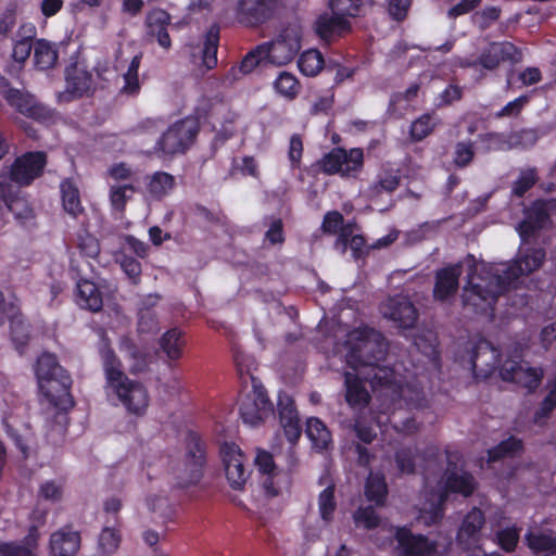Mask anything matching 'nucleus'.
I'll return each mask as SVG.
<instances>
[{
    "label": "nucleus",
    "instance_id": "obj_1",
    "mask_svg": "<svg viewBox=\"0 0 556 556\" xmlns=\"http://www.w3.org/2000/svg\"><path fill=\"white\" fill-rule=\"evenodd\" d=\"M346 363L356 372L345 374L346 401L353 407H361L368 403L369 394L362 383V378L370 379L374 389L381 387L391 396L393 409L388 421L397 432L410 433L417 425L409 417L413 408L422 405L424 395L414 382L402 383L395 371L387 367H379V361L386 352V343L380 333L369 328H358L349 333L344 343Z\"/></svg>",
    "mask_w": 556,
    "mask_h": 556
},
{
    "label": "nucleus",
    "instance_id": "obj_2",
    "mask_svg": "<svg viewBox=\"0 0 556 556\" xmlns=\"http://www.w3.org/2000/svg\"><path fill=\"white\" fill-rule=\"evenodd\" d=\"M556 207L555 201H538L526 211V217L517 227L522 244L518 254L511 264L481 263L480 270L488 276L490 292L482 295L481 289L486 283V278L479 277L478 280L472 276L469 283L470 289L465 292V301L472 303L473 306L484 311L493 308L496 298L503 293L507 287L516 286V281L538 270L544 263L545 251L541 248H532L526 244L527 238L532 236L536 229L544 228L548 224V215Z\"/></svg>",
    "mask_w": 556,
    "mask_h": 556
},
{
    "label": "nucleus",
    "instance_id": "obj_3",
    "mask_svg": "<svg viewBox=\"0 0 556 556\" xmlns=\"http://www.w3.org/2000/svg\"><path fill=\"white\" fill-rule=\"evenodd\" d=\"M100 353L103 361L104 392L108 401L114 405H122L131 415H144L151 400L147 387L124 374L119 361L110 348L102 346Z\"/></svg>",
    "mask_w": 556,
    "mask_h": 556
},
{
    "label": "nucleus",
    "instance_id": "obj_4",
    "mask_svg": "<svg viewBox=\"0 0 556 556\" xmlns=\"http://www.w3.org/2000/svg\"><path fill=\"white\" fill-rule=\"evenodd\" d=\"M454 459L458 460L456 454L448 456V468L444 477L438 482L435 492L430 481L427 480L426 500L419 508L418 516V519L426 526H431L442 518L443 503L447 501L450 493H460L463 496H468L475 489L473 478L462 468L458 469Z\"/></svg>",
    "mask_w": 556,
    "mask_h": 556
},
{
    "label": "nucleus",
    "instance_id": "obj_5",
    "mask_svg": "<svg viewBox=\"0 0 556 556\" xmlns=\"http://www.w3.org/2000/svg\"><path fill=\"white\" fill-rule=\"evenodd\" d=\"M482 262H477L472 256H469L464 260V262L460 265L450 266L446 268H443L442 270L438 271L437 274V282L434 286L433 294L437 300L444 301L448 299L451 295H453L457 288H458V277L462 273V270H466L468 275V280H470V277H475L476 280H478L479 277L486 278V283L483 285L481 289L482 295H488L490 292V285L491 281L488 280L486 274L482 273L480 270V264ZM471 285L469 281H467L466 287L464 288L463 292V301L465 306H470L472 309L480 312V313H486L491 311L492 308H486L484 311L480 309L477 306H473L472 303H467L465 301V292L467 289H470Z\"/></svg>",
    "mask_w": 556,
    "mask_h": 556
},
{
    "label": "nucleus",
    "instance_id": "obj_6",
    "mask_svg": "<svg viewBox=\"0 0 556 556\" xmlns=\"http://www.w3.org/2000/svg\"><path fill=\"white\" fill-rule=\"evenodd\" d=\"M46 165V155L42 152H28L17 157L11 166L0 172V198L7 201L20 187L30 184L38 177Z\"/></svg>",
    "mask_w": 556,
    "mask_h": 556
},
{
    "label": "nucleus",
    "instance_id": "obj_7",
    "mask_svg": "<svg viewBox=\"0 0 556 556\" xmlns=\"http://www.w3.org/2000/svg\"><path fill=\"white\" fill-rule=\"evenodd\" d=\"M506 359L501 364L500 375L503 380L511 381L520 387L533 390L539 387L543 378L541 368L529 367L523 364L521 351L518 346H509L506 349Z\"/></svg>",
    "mask_w": 556,
    "mask_h": 556
},
{
    "label": "nucleus",
    "instance_id": "obj_8",
    "mask_svg": "<svg viewBox=\"0 0 556 556\" xmlns=\"http://www.w3.org/2000/svg\"><path fill=\"white\" fill-rule=\"evenodd\" d=\"M301 47V30L296 26L283 29L270 43L260 46L267 62L273 65H285L291 62Z\"/></svg>",
    "mask_w": 556,
    "mask_h": 556
},
{
    "label": "nucleus",
    "instance_id": "obj_9",
    "mask_svg": "<svg viewBox=\"0 0 556 556\" xmlns=\"http://www.w3.org/2000/svg\"><path fill=\"white\" fill-rule=\"evenodd\" d=\"M239 409L241 418L250 426L258 425L271 413L266 392L254 378H251V388L245 390L240 400Z\"/></svg>",
    "mask_w": 556,
    "mask_h": 556
},
{
    "label": "nucleus",
    "instance_id": "obj_10",
    "mask_svg": "<svg viewBox=\"0 0 556 556\" xmlns=\"http://www.w3.org/2000/svg\"><path fill=\"white\" fill-rule=\"evenodd\" d=\"M46 374L40 372V382L38 383L39 393L48 403L59 409H67L73 405L70 393L72 379L65 369H56V375L47 378Z\"/></svg>",
    "mask_w": 556,
    "mask_h": 556
},
{
    "label": "nucleus",
    "instance_id": "obj_11",
    "mask_svg": "<svg viewBox=\"0 0 556 556\" xmlns=\"http://www.w3.org/2000/svg\"><path fill=\"white\" fill-rule=\"evenodd\" d=\"M220 458L229 485L235 490H241L250 475L248 458L235 443H224L222 445Z\"/></svg>",
    "mask_w": 556,
    "mask_h": 556
},
{
    "label": "nucleus",
    "instance_id": "obj_12",
    "mask_svg": "<svg viewBox=\"0 0 556 556\" xmlns=\"http://www.w3.org/2000/svg\"><path fill=\"white\" fill-rule=\"evenodd\" d=\"M364 162L362 149L354 148L344 150L341 148L332 150L321 160V168L328 174H340L342 176H356Z\"/></svg>",
    "mask_w": 556,
    "mask_h": 556
},
{
    "label": "nucleus",
    "instance_id": "obj_13",
    "mask_svg": "<svg viewBox=\"0 0 556 556\" xmlns=\"http://www.w3.org/2000/svg\"><path fill=\"white\" fill-rule=\"evenodd\" d=\"M198 132V122L188 117L172 125L159 142L160 150L166 154L184 152Z\"/></svg>",
    "mask_w": 556,
    "mask_h": 556
},
{
    "label": "nucleus",
    "instance_id": "obj_14",
    "mask_svg": "<svg viewBox=\"0 0 556 556\" xmlns=\"http://www.w3.org/2000/svg\"><path fill=\"white\" fill-rule=\"evenodd\" d=\"M0 93L7 102L21 114L38 121H46L51 112L37 103L33 96L18 89L11 88L4 77L0 75Z\"/></svg>",
    "mask_w": 556,
    "mask_h": 556
},
{
    "label": "nucleus",
    "instance_id": "obj_15",
    "mask_svg": "<svg viewBox=\"0 0 556 556\" xmlns=\"http://www.w3.org/2000/svg\"><path fill=\"white\" fill-rule=\"evenodd\" d=\"M394 534L397 541L399 554L408 556H434L435 545L422 535H413L407 528H397L395 531L388 530Z\"/></svg>",
    "mask_w": 556,
    "mask_h": 556
},
{
    "label": "nucleus",
    "instance_id": "obj_16",
    "mask_svg": "<svg viewBox=\"0 0 556 556\" xmlns=\"http://www.w3.org/2000/svg\"><path fill=\"white\" fill-rule=\"evenodd\" d=\"M380 312L384 318L392 320L402 328L414 326L417 319L415 307L409 300L403 295L388 299L381 304Z\"/></svg>",
    "mask_w": 556,
    "mask_h": 556
},
{
    "label": "nucleus",
    "instance_id": "obj_17",
    "mask_svg": "<svg viewBox=\"0 0 556 556\" xmlns=\"http://www.w3.org/2000/svg\"><path fill=\"white\" fill-rule=\"evenodd\" d=\"M218 30L211 28L198 45L190 46L192 63L200 70H211L217 64Z\"/></svg>",
    "mask_w": 556,
    "mask_h": 556
},
{
    "label": "nucleus",
    "instance_id": "obj_18",
    "mask_svg": "<svg viewBox=\"0 0 556 556\" xmlns=\"http://www.w3.org/2000/svg\"><path fill=\"white\" fill-rule=\"evenodd\" d=\"M277 5L278 0H238L236 12L241 22L255 25L266 21Z\"/></svg>",
    "mask_w": 556,
    "mask_h": 556
},
{
    "label": "nucleus",
    "instance_id": "obj_19",
    "mask_svg": "<svg viewBox=\"0 0 556 556\" xmlns=\"http://www.w3.org/2000/svg\"><path fill=\"white\" fill-rule=\"evenodd\" d=\"M94 86L93 76L86 67L79 63L70 67L66 72V92L59 96L60 101H66L70 98L88 94Z\"/></svg>",
    "mask_w": 556,
    "mask_h": 556
},
{
    "label": "nucleus",
    "instance_id": "obj_20",
    "mask_svg": "<svg viewBox=\"0 0 556 556\" xmlns=\"http://www.w3.org/2000/svg\"><path fill=\"white\" fill-rule=\"evenodd\" d=\"M279 420L288 442L293 445L301 437V426L293 401L288 395L278 400Z\"/></svg>",
    "mask_w": 556,
    "mask_h": 556
},
{
    "label": "nucleus",
    "instance_id": "obj_21",
    "mask_svg": "<svg viewBox=\"0 0 556 556\" xmlns=\"http://www.w3.org/2000/svg\"><path fill=\"white\" fill-rule=\"evenodd\" d=\"M255 466L264 476L263 489L268 497L277 496L280 492L279 475L270 453L260 450L255 456Z\"/></svg>",
    "mask_w": 556,
    "mask_h": 556
},
{
    "label": "nucleus",
    "instance_id": "obj_22",
    "mask_svg": "<svg viewBox=\"0 0 556 556\" xmlns=\"http://www.w3.org/2000/svg\"><path fill=\"white\" fill-rule=\"evenodd\" d=\"M498 357V353L488 341H481L471 357L472 370L477 376L486 377L500 365Z\"/></svg>",
    "mask_w": 556,
    "mask_h": 556
},
{
    "label": "nucleus",
    "instance_id": "obj_23",
    "mask_svg": "<svg viewBox=\"0 0 556 556\" xmlns=\"http://www.w3.org/2000/svg\"><path fill=\"white\" fill-rule=\"evenodd\" d=\"M351 28L350 20L339 16L338 14L325 13L315 22V30L324 40H330L337 36L349 31Z\"/></svg>",
    "mask_w": 556,
    "mask_h": 556
},
{
    "label": "nucleus",
    "instance_id": "obj_24",
    "mask_svg": "<svg viewBox=\"0 0 556 556\" xmlns=\"http://www.w3.org/2000/svg\"><path fill=\"white\" fill-rule=\"evenodd\" d=\"M483 523L482 513L477 508L470 510L459 528L458 542L465 546H476L480 540V530Z\"/></svg>",
    "mask_w": 556,
    "mask_h": 556
},
{
    "label": "nucleus",
    "instance_id": "obj_25",
    "mask_svg": "<svg viewBox=\"0 0 556 556\" xmlns=\"http://www.w3.org/2000/svg\"><path fill=\"white\" fill-rule=\"evenodd\" d=\"M200 476L198 467L187 468L182 462H168L165 471V479L177 488H187L198 482Z\"/></svg>",
    "mask_w": 556,
    "mask_h": 556
},
{
    "label": "nucleus",
    "instance_id": "obj_26",
    "mask_svg": "<svg viewBox=\"0 0 556 556\" xmlns=\"http://www.w3.org/2000/svg\"><path fill=\"white\" fill-rule=\"evenodd\" d=\"M80 544L77 532L71 530L56 531L51 535L50 549L52 556H74Z\"/></svg>",
    "mask_w": 556,
    "mask_h": 556
},
{
    "label": "nucleus",
    "instance_id": "obj_27",
    "mask_svg": "<svg viewBox=\"0 0 556 556\" xmlns=\"http://www.w3.org/2000/svg\"><path fill=\"white\" fill-rule=\"evenodd\" d=\"M77 303L84 308L98 312L103 305L102 293L91 280L80 279L77 282Z\"/></svg>",
    "mask_w": 556,
    "mask_h": 556
},
{
    "label": "nucleus",
    "instance_id": "obj_28",
    "mask_svg": "<svg viewBox=\"0 0 556 556\" xmlns=\"http://www.w3.org/2000/svg\"><path fill=\"white\" fill-rule=\"evenodd\" d=\"M348 245L352 250L355 258L362 256L363 252L366 250L365 239L357 233V227L352 223H348L345 227L341 229L340 236L336 242V249L344 253Z\"/></svg>",
    "mask_w": 556,
    "mask_h": 556
},
{
    "label": "nucleus",
    "instance_id": "obj_29",
    "mask_svg": "<svg viewBox=\"0 0 556 556\" xmlns=\"http://www.w3.org/2000/svg\"><path fill=\"white\" fill-rule=\"evenodd\" d=\"M59 58L55 43L46 39H37L34 43V64L38 70L52 68Z\"/></svg>",
    "mask_w": 556,
    "mask_h": 556
},
{
    "label": "nucleus",
    "instance_id": "obj_30",
    "mask_svg": "<svg viewBox=\"0 0 556 556\" xmlns=\"http://www.w3.org/2000/svg\"><path fill=\"white\" fill-rule=\"evenodd\" d=\"M305 433L312 442L313 447L317 451L327 450L332 442L331 433L327 426L315 417L307 419Z\"/></svg>",
    "mask_w": 556,
    "mask_h": 556
},
{
    "label": "nucleus",
    "instance_id": "obj_31",
    "mask_svg": "<svg viewBox=\"0 0 556 556\" xmlns=\"http://www.w3.org/2000/svg\"><path fill=\"white\" fill-rule=\"evenodd\" d=\"M62 205L66 213L77 217L83 213L78 187L72 180H65L61 185Z\"/></svg>",
    "mask_w": 556,
    "mask_h": 556
},
{
    "label": "nucleus",
    "instance_id": "obj_32",
    "mask_svg": "<svg viewBox=\"0 0 556 556\" xmlns=\"http://www.w3.org/2000/svg\"><path fill=\"white\" fill-rule=\"evenodd\" d=\"M325 60L317 49L304 51L298 60V67L305 76H316L324 68Z\"/></svg>",
    "mask_w": 556,
    "mask_h": 556
},
{
    "label": "nucleus",
    "instance_id": "obj_33",
    "mask_svg": "<svg viewBox=\"0 0 556 556\" xmlns=\"http://www.w3.org/2000/svg\"><path fill=\"white\" fill-rule=\"evenodd\" d=\"M184 344L182 334L176 328L166 331L160 339L162 351L172 361L180 358Z\"/></svg>",
    "mask_w": 556,
    "mask_h": 556
},
{
    "label": "nucleus",
    "instance_id": "obj_34",
    "mask_svg": "<svg viewBox=\"0 0 556 556\" xmlns=\"http://www.w3.org/2000/svg\"><path fill=\"white\" fill-rule=\"evenodd\" d=\"M141 62V55H135L127 71L123 74V85L121 87V92L127 96L137 94L140 90V80H139V66Z\"/></svg>",
    "mask_w": 556,
    "mask_h": 556
},
{
    "label": "nucleus",
    "instance_id": "obj_35",
    "mask_svg": "<svg viewBox=\"0 0 556 556\" xmlns=\"http://www.w3.org/2000/svg\"><path fill=\"white\" fill-rule=\"evenodd\" d=\"M527 542L534 553L544 555L556 553V540L544 532L531 530L527 535Z\"/></svg>",
    "mask_w": 556,
    "mask_h": 556
},
{
    "label": "nucleus",
    "instance_id": "obj_36",
    "mask_svg": "<svg viewBox=\"0 0 556 556\" xmlns=\"http://www.w3.org/2000/svg\"><path fill=\"white\" fill-rule=\"evenodd\" d=\"M545 390L546 395L533 417L535 424H542L556 407V376L548 380Z\"/></svg>",
    "mask_w": 556,
    "mask_h": 556
},
{
    "label": "nucleus",
    "instance_id": "obj_37",
    "mask_svg": "<svg viewBox=\"0 0 556 556\" xmlns=\"http://www.w3.org/2000/svg\"><path fill=\"white\" fill-rule=\"evenodd\" d=\"M34 45L27 38H17L13 41L11 59L13 64L7 70L8 73L13 74L14 72L22 68L25 61L28 59Z\"/></svg>",
    "mask_w": 556,
    "mask_h": 556
},
{
    "label": "nucleus",
    "instance_id": "obj_38",
    "mask_svg": "<svg viewBox=\"0 0 556 556\" xmlns=\"http://www.w3.org/2000/svg\"><path fill=\"white\" fill-rule=\"evenodd\" d=\"M175 186L174 177L167 173H155L148 185L151 197L161 199L168 194Z\"/></svg>",
    "mask_w": 556,
    "mask_h": 556
},
{
    "label": "nucleus",
    "instance_id": "obj_39",
    "mask_svg": "<svg viewBox=\"0 0 556 556\" xmlns=\"http://www.w3.org/2000/svg\"><path fill=\"white\" fill-rule=\"evenodd\" d=\"M365 494L369 501L382 505L387 496V484L383 476L371 473L366 483Z\"/></svg>",
    "mask_w": 556,
    "mask_h": 556
},
{
    "label": "nucleus",
    "instance_id": "obj_40",
    "mask_svg": "<svg viewBox=\"0 0 556 556\" xmlns=\"http://www.w3.org/2000/svg\"><path fill=\"white\" fill-rule=\"evenodd\" d=\"M135 193V188L130 184H111L110 202L115 211H123L127 201Z\"/></svg>",
    "mask_w": 556,
    "mask_h": 556
},
{
    "label": "nucleus",
    "instance_id": "obj_41",
    "mask_svg": "<svg viewBox=\"0 0 556 556\" xmlns=\"http://www.w3.org/2000/svg\"><path fill=\"white\" fill-rule=\"evenodd\" d=\"M329 5L333 14L349 20L362 13L364 3L362 0H330Z\"/></svg>",
    "mask_w": 556,
    "mask_h": 556
},
{
    "label": "nucleus",
    "instance_id": "obj_42",
    "mask_svg": "<svg viewBox=\"0 0 556 556\" xmlns=\"http://www.w3.org/2000/svg\"><path fill=\"white\" fill-rule=\"evenodd\" d=\"M156 301V296L150 295L146 300L144 306L140 308L138 327L141 332H150L157 327L156 314L151 311V307L155 305Z\"/></svg>",
    "mask_w": 556,
    "mask_h": 556
},
{
    "label": "nucleus",
    "instance_id": "obj_43",
    "mask_svg": "<svg viewBox=\"0 0 556 556\" xmlns=\"http://www.w3.org/2000/svg\"><path fill=\"white\" fill-rule=\"evenodd\" d=\"M275 88L282 97L293 99L299 93L300 84L294 75L282 72L275 81Z\"/></svg>",
    "mask_w": 556,
    "mask_h": 556
},
{
    "label": "nucleus",
    "instance_id": "obj_44",
    "mask_svg": "<svg viewBox=\"0 0 556 556\" xmlns=\"http://www.w3.org/2000/svg\"><path fill=\"white\" fill-rule=\"evenodd\" d=\"M76 250L83 258L94 260L100 253L99 241L88 232L78 235Z\"/></svg>",
    "mask_w": 556,
    "mask_h": 556
},
{
    "label": "nucleus",
    "instance_id": "obj_45",
    "mask_svg": "<svg viewBox=\"0 0 556 556\" xmlns=\"http://www.w3.org/2000/svg\"><path fill=\"white\" fill-rule=\"evenodd\" d=\"M336 507L334 488L333 485H329L319 494L318 498V508L323 520L330 521L333 517Z\"/></svg>",
    "mask_w": 556,
    "mask_h": 556
},
{
    "label": "nucleus",
    "instance_id": "obj_46",
    "mask_svg": "<svg viewBox=\"0 0 556 556\" xmlns=\"http://www.w3.org/2000/svg\"><path fill=\"white\" fill-rule=\"evenodd\" d=\"M56 369H64L59 365L55 356L50 353H42L38 359L35 367V374L37 378V382H40V372L46 374L47 378H51L56 375Z\"/></svg>",
    "mask_w": 556,
    "mask_h": 556
},
{
    "label": "nucleus",
    "instance_id": "obj_47",
    "mask_svg": "<svg viewBox=\"0 0 556 556\" xmlns=\"http://www.w3.org/2000/svg\"><path fill=\"white\" fill-rule=\"evenodd\" d=\"M121 543L119 531L115 528H104L99 536V549L103 554L114 553Z\"/></svg>",
    "mask_w": 556,
    "mask_h": 556
},
{
    "label": "nucleus",
    "instance_id": "obj_48",
    "mask_svg": "<svg viewBox=\"0 0 556 556\" xmlns=\"http://www.w3.org/2000/svg\"><path fill=\"white\" fill-rule=\"evenodd\" d=\"M435 121L429 115H422L410 126V136L414 140H421L427 137L434 128Z\"/></svg>",
    "mask_w": 556,
    "mask_h": 556
},
{
    "label": "nucleus",
    "instance_id": "obj_49",
    "mask_svg": "<svg viewBox=\"0 0 556 556\" xmlns=\"http://www.w3.org/2000/svg\"><path fill=\"white\" fill-rule=\"evenodd\" d=\"M144 505L150 513L162 515L168 507V497L163 491L151 490L146 496Z\"/></svg>",
    "mask_w": 556,
    "mask_h": 556
},
{
    "label": "nucleus",
    "instance_id": "obj_50",
    "mask_svg": "<svg viewBox=\"0 0 556 556\" xmlns=\"http://www.w3.org/2000/svg\"><path fill=\"white\" fill-rule=\"evenodd\" d=\"M8 208L15 215L18 219H25L31 215V208L29 207L27 201L23 198L18 197V190L7 201L4 198H1Z\"/></svg>",
    "mask_w": 556,
    "mask_h": 556
},
{
    "label": "nucleus",
    "instance_id": "obj_51",
    "mask_svg": "<svg viewBox=\"0 0 556 556\" xmlns=\"http://www.w3.org/2000/svg\"><path fill=\"white\" fill-rule=\"evenodd\" d=\"M47 511L45 509L36 508L29 516V530L28 534L25 538L26 544L37 543L39 538L38 528L42 527L46 522Z\"/></svg>",
    "mask_w": 556,
    "mask_h": 556
},
{
    "label": "nucleus",
    "instance_id": "obj_52",
    "mask_svg": "<svg viewBox=\"0 0 556 556\" xmlns=\"http://www.w3.org/2000/svg\"><path fill=\"white\" fill-rule=\"evenodd\" d=\"M170 23L169 14L162 9H154L147 16L148 33L165 29Z\"/></svg>",
    "mask_w": 556,
    "mask_h": 556
},
{
    "label": "nucleus",
    "instance_id": "obj_53",
    "mask_svg": "<svg viewBox=\"0 0 556 556\" xmlns=\"http://www.w3.org/2000/svg\"><path fill=\"white\" fill-rule=\"evenodd\" d=\"M521 448V442L514 438L508 439L507 441L502 442L494 450L489 451V462H494L497 458L504 457L506 455H513L517 453Z\"/></svg>",
    "mask_w": 556,
    "mask_h": 556
},
{
    "label": "nucleus",
    "instance_id": "obj_54",
    "mask_svg": "<svg viewBox=\"0 0 556 556\" xmlns=\"http://www.w3.org/2000/svg\"><path fill=\"white\" fill-rule=\"evenodd\" d=\"M519 531L516 527H507L500 530L496 536L501 547L506 552H511L517 545Z\"/></svg>",
    "mask_w": 556,
    "mask_h": 556
},
{
    "label": "nucleus",
    "instance_id": "obj_55",
    "mask_svg": "<svg viewBox=\"0 0 556 556\" xmlns=\"http://www.w3.org/2000/svg\"><path fill=\"white\" fill-rule=\"evenodd\" d=\"M13 309L14 308L12 307L11 308L12 314H11V320H10L12 339L18 345H23L28 338L27 326L22 318H17L14 315Z\"/></svg>",
    "mask_w": 556,
    "mask_h": 556
},
{
    "label": "nucleus",
    "instance_id": "obj_56",
    "mask_svg": "<svg viewBox=\"0 0 556 556\" xmlns=\"http://www.w3.org/2000/svg\"><path fill=\"white\" fill-rule=\"evenodd\" d=\"M354 521L357 527L371 529L378 526L379 519L371 507L359 508L354 515Z\"/></svg>",
    "mask_w": 556,
    "mask_h": 556
},
{
    "label": "nucleus",
    "instance_id": "obj_57",
    "mask_svg": "<svg viewBox=\"0 0 556 556\" xmlns=\"http://www.w3.org/2000/svg\"><path fill=\"white\" fill-rule=\"evenodd\" d=\"M26 546H18L12 543H0V556H36L33 548L36 543L26 544Z\"/></svg>",
    "mask_w": 556,
    "mask_h": 556
},
{
    "label": "nucleus",
    "instance_id": "obj_58",
    "mask_svg": "<svg viewBox=\"0 0 556 556\" xmlns=\"http://www.w3.org/2000/svg\"><path fill=\"white\" fill-rule=\"evenodd\" d=\"M268 63L265 53L260 52V47L250 52L242 60L240 70L242 73L248 74L252 72L257 65Z\"/></svg>",
    "mask_w": 556,
    "mask_h": 556
},
{
    "label": "nucleus",
    "instance_id": "obj_59",
    "mask_svg": "<svg viewBox=\"0 0 556 556\" xmlns=\"http://www.w3.org/2000/svg\"><path fill=\"white\" fill-rule=\"evenodd\" d=\"M343 217L339 212H328L323 222V229L325 232L338 233L340 236L341 229L345 227Z\"/></svg>",
    "mask_w": 556,
    "mask_h": 556
},
{
    "label": "nucleus",
    "instance_id": "obj_60",
    "mask_svg": "<svg viewBox=\"0 0 556 556\" xmlns=\"http://www.w3.org/2000/svg\"><path fill=\"white\" fill-rule=\"evenodd\" d=\"M38 494L47 501H58L62 495V485L53 480L45 481L40 484Z\"/></svg>",
    "mask_w": 556,
    "mask_h": 556
},
{
    "label": "nucleus",
    "instance_id": "obj_61",
    "mask_svg": "<svg viewBox=\"0 0 556 556\" xmlns=\"http://www.w3.org/2000/svg\"><path fill=\"white\" fill-rule=\"evenodd\" d=\"M473 157V149L471 143L460 142L455 147L454 163L457 166L468 165Z\"/></svg>",
    "mask_w": 556,
    "mask_h": 556
},
{
    "label": "nucleus",
    "instance_id": "obj_62",
    "mask_svg": "<svg viewBox=\"0 0 556 556\" xmlns=\"http://www.w3.org/2000/svg\"><path fill=\"white\" fill-rule=\"evenodd\" d=\"M122 351L132 361L130 364V370L134 372L140 371L146 366L147 362L144 356L138 351V349L129 343H125L122 346Z\"/></svg>",
    "mask_w": 556,
    "mask_h": 556
},
{
    "label": "nucleus",
    "instance_id": "obj_63",
    "mask_svg": "<svg viewBox=\"0 0 556 556\" xmlns=\"http://www.w3.org/2000/svg\"><path fill=\"white\" fill-rule=\"evenodd\" d=\"M500 13L501 10L497 7H488L473 15L475 22L485 28L500 17Z\"/></svg>",
    "mask_w": 556,
    "mask_h": 556
},
{
    "label": "nucleus",
    "instance_id": "obj_64",
    "mask_svg": "<svg viewBox=\"0 0 556 556\" xmlns=\"http://www.w3.org/2000/svg\"><path fill=\"white\" fill-rule=\"evenodd\" d=\"M410 8V0H388V12L396 21H402Z\"/></svg>",
    "mask_w": 556,
    "mask_h": 556
}]
</instances>
